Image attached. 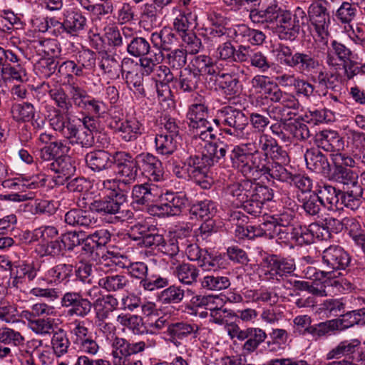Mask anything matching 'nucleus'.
<instances>
[{"label":"nucleus","instance_id":"14","mask_svg":"<svg viewBox=\"0 0 365 365\" xmlns=\"http://www.w3.org/2000/svg\"><path fill=\"white\" fill-rule=\"evenodd\" d=\"M61 304L63 307L70 308L68 310V315L82 318L88 316L93 307L91 302L77 292H66L61 298Z\"/></svg>","mask_w":365,"mask_h":365},{"label":"nucleus","instance_id":"63","mask_svg":"<svg viewBox=\"0 0 365 365\" xmlns=\"http://www.w3.org/2000/svg\"><path fill=\"white\" fill-rule=\"evenodd\" d=\"M236 34L237 36H242L245 41L252 45H262L266 38L262 31L250 29L245 25L239 26Z\"/></svg>","mask_w":365,"mask_h":365},{"label":"nucleus","instance_id":"45","mask_svg":"<svg viewBox=\"0 0 365 365\" xmlns=\"http://www.w3.org/2000/svg\"><path fill=\"white\" fill-rule=\"evenodd\" d=\"M284 173L277 179L278 180L294 185L302 192H308L312 190V180L309 177L302 174H293L289 171Z\"/></svg>","mask_w":365,"mask_h":365},{"label":"nucleus","instance_id":"17","mask_svg":"<svg viewBox=\"0 0 365 365\" xmlns=\"http://www.w3.org/2000/svg\"><path fill=\"white\" fill-rule=\"evenodd\" d=\"M133 203L145 207L156 202L160 197L158 187L151 183L135 185L132 188Z\"/></svg>","mask_w":365,"mask_h":365},{"label":"nucleus","instance_id":"15","mask_svg":"<svg viewBox=\"0 0 365 365\" xmlns=\"http://www.w3.org/2000/svg\"><path fill=\"white\" fill-rule=\"evenodd\" d=\"M102 257L103 262H101V264L104 266H110V264H114L119 268H126L129 274L134 278L138 279L141 281L144 280L148 275V266L142 262H136L129 263L126 265L123 262L125 258L123 256H119L113 252H108V255Z\"/></svg>","mask_w":365,"mask_h":365},{"label":"nucleus","instance_id":"31","mask_svg":"<svg viewBox=\"0 0 365 365\" xmlns=\"http://www.w3.org/2000/svg\"><path fill=\"white\" fill-rule=\"evenodd\" d=\"M119 59L118 56L105 52L102 53L99 66L104 73H108L111 77L118 76L119 71H121L123 75L125 72L124 66L128 64L130 60L129 58H124L120 64Z\"/></svg>","mask_w":365,"mask_h":365},{"label":"nucleus","instance_id":"34","mask_svg":"<svg viewBox=\"0 0 365 365\" xmlns=\"http://www.w3.org/2000/svg\"><path fill=\"white\" fill-rule=\"evenodd\" d=\"M362 199L365 200L362 186L350 187L347 191L341 192L339 207L344 205L351 210H356L360 207Z\"/></svg>","mask_w":365,"mask_h":365},{"label":"nucleus","instance_id":"21","mask_svg":"<svg viewBox=\"0 0 365 365\" xmlns=\"http://www.w3.org/2000/svg\"><path fill=\"white\" fill-rule=\"evenodd\" d=\"M86 163L94 172H101L111 169L114 165V153L103 150H96L88 153L85 156Z\"/></svg>","mask_w":365,"mask_h":365},{"label":"nucleus","instance_id":"1","mask_svg":"<svg viewBox=\"0 0 365 365\" xmlns=\"http://www.w3.org/2000/svg\"><path fill=\"white\" fill-rule=\"evenodd\" d=\"M267 10L258 16L257 21L261 19V25L271 29L282 40H295L307 19L305 11L299 7L293 14L290 11L282 9L278 4L274 6L271 4Z\"/></svg>","mask_w":365,"mask_h":365},{"label":"nucleus","instance_id":"38","mask_svg":"<svg viewBox=\"0 0 365 365\" xmlns=\"http://www.w3.org/2000/svg\"><path fill=\"white\" fill-rule=\"evenodd\" d=\"M175 80L177 87L181 91L191 93L197 88L200 77L195 70L185 68L180 71L179 77Z\"/></svg>","mask_w":365,"mask_h":365},{"label":"nucleus","instance_id":"49","mask_svg":"<svg viewBox=\"0 0 365 365\" xmlns=\"http://www.w3.org/2000/svg\"><path fill=\"white\" fill-rule=\"evenodd\" d=\"M92 304L96 309L98 321L103 322L110 317L118 302L117 299L113 296L107 295L105 299H98Z\"/></svg>","mask_w":365,"mask_h":365},{"label":"nucleus","instance_id":"25","mask_svg":"<svg viewBox=\"0 0 365 365\" xmlns=\"http://www.w3.org/2000/svg\"><path fill=\"white\" fill-rule=\"evenodd\" d=\"M267 338L266 331L259 327H247L245 329L243 341L245 343L242 346V351L245 354H250L255 352L261 344L265 341Z\"/></svg>","mask_w":365,"mask_h":365},{"label":"nucleus","instance_id":"19","mask_svg":"<svg viewBox=\"0 0 365 365\" xmlns=\"http://www.w3.org/2000/svg\"><path fill=\"white\" fill-rule=\"evenodd\" d=\"M208 107L206 98L197 94L194 98V102L189 106L187 116L190 120V128H197L203 123L208 122Z\"/></svg>","mask_w":365,"mask_h":365},{"label":"nucleus","instance_id":"58","mask_svg":"<svg viewBox=\"0 0 365 365\" xmlns=\"http://www.w3.org/2000/svg\"><path fill=\"white\" fill-rule=\"evenodd\" d=\"M185 297V290L180 286L171 285L163 289L159 294V300L163 304H178Z\"/></svg>","mask_w":365,"mask_h":365},{"label":"nucleus","instance_id":"54","mask_svg":"<svg viewBox=\"0 0 365 365\" xmlns=\"http://www.w3.org/2000/svg\"><path fill=\"white\" fill-rule=\"evenodd\" d=\"M25 341L22 334L8 327L0 328V341L6 346L16 347L24 344Z\"/></svg>","mask_w":365,"mask_h":365},{"label":"nucleus","instance_id":"16","mask_svg":"<svg viewBox=\"0 0 365 365\" xmlns=\"http://www.w3.org/2000/svg\"><path fill=\"white\" fill-rule=\"evenodd\" d=\"M139 170H142L150 180L160 182L163 179L164 170L161 161L150 153H143L136 156Z\"/></svg>","mask_w":365,"mask_h":365},{"label":"nucleus","instance_id":"46","mask_svg":"<svg viewBox=\"0 0 365 365\" xmlns=\"http://www.w3.org/2000/svg\"><path fill=\"white\" fill-rule=\"evenodd\" d=\"M201 287L209 291H221L228 288L231 283L230 279L217 273L208 274L200 280Z\"/></svg>","mask_w":365,"mask_h":365},{"label":"nucleus","instance_id":"43","mask_svg":"<svg viewBox=\"0 0 365 365\" xmlns=\"http://www.w3.org/2000/svg\"><path fill=\"white\" fill-rule=\"evenodd\" d=\"M73 275V266L71 264L61 263L49 269L47 276L56 284L66 285Z\"/></svg>","mask_w":365,"mask_h":365},{"label":"nucleus","instance_id":"9","mask_svg":"<svg viewBox=\"0 0 365 365\" xmlns=\"http://www.w3.org/2000/svg\"><path fill=\"white\" fill-rule=\"evenodd\" d=\"M26 61L15 51L0 46V70L2 76L23 82L26 79Z\"/></svg>","mask_w":365,"mask_h":365},{"label":"nucleus","instance_id":"8","mask_svg":"<svg viewBox=\"0 0 365 365\" xmlns=\"http://www.w3.org/2000/svg\"><path fill=\"white\" fill-rule=\"evenodd\" d=\"M334 164L331 179L339 183L354 187L360 185L358 174L351 168L355 166V160L346 153H337L331 154Z\"/></svg>","mask_w":365,"mask_h":365},{"label":"nucleus","instance_id":"44","mask_svg":"<svg viewBox=\"0 0 365 365\" xmlns=\"http://www.w3.org/2000/svg\"><path fill=\"white\" fill-rule=\"evenodd\" d=\"M98 286L108 292L121 291L129 284L128 279L123 274H108L98 280Z\"/></svg>","mask_w":365,"mask_h":365},{"label":"nucleus","instance_id":"42","mask_svg":"<svg viewBox=\"0 0 365 365\" xmlns=\"http://www.w3.org/2000/svg\"><path fill=\"white\" fill-rule=\"evenodd\" d=\"M216 81L220 91L230 97L238 95L242 90V85L235 75L222 73L220 79Z\"/></svg>","mask_w":365,"mask_h":365},{"label":"nucleus","instance_id":"20","mask_svg":"<svg viewBox=\"0 0 365 365\" xmlns=\"http://www.w3.org/2000/svg\"><path fill=\"white\" fill-rule=\"evenodd\" d=\"M322 66V61L315 53L306 51H297V58L292 68H296L299 73L308 76L317 73Z\"/></svg>","mask_w":365,"mask_h":365},{"label":"nucleus","instance_id":"2","mask_svg":"<svg viewBox=\"0 0 365 365\" xmlns=\"http://www.w3.org/2000/svg\"><path fill=\"white\" fill-rule=\"evenodd\" d=\"M262 152L256 142L242 143L235 146L230 154L232 166L240 170L244 175L256 171L263 175Z\"/></svg>","mask_w":365,"mask_h":365},{"label":"nucleus","instance_id":"51","mask_svg":"<svg viewBox=\"0 0 365 365\" xmlns=\"http://www.w3.org/2000/svg\"><path fill=\"white\" fill-rule=\"evenodd\" d=\"M24 211L31 212L34 215L50 216L56 212V207L53 201L37 199L25 204Z\"/></svg>","mask_w":365,"mask_h":365},{"label":"nucleus","instance_id":"32","mask_svg":"<svg viewBox=\"0 0 365 365\" xmlns=\"http://www.w3.org/2000/svg\"><path fill=\"white\" fill-rule=\"evenodd\" d=\"M304 158L307 168L315 173L325 174L329 170L327 158L318 149L307 150Z\"/></svg>","mask_w":365,"mask_h":365},{"label":"nucleus","instance_id":"37","mask_svg":"<svg viewBox=\"0 0 365 365\" xmlns=\"http://www.w3.org/2000/svg\"><path fill=\"white\" fill-rule=\"evenodd\" d=\"M150 41L159 53L168 52L177 43L175 35L169 29H162L160 32H154L150 36Z\"/></svg>","mask_w":365,"mask_h":365},{"label":"nucleus","instance_id":"11","mask_svg":"<svg viewBox=\"0 0 365 365\" xmlns=\"http://www.w3.org/2000/svg\"><path fill=\"white\" fill-rule=\"evenodd\" d=\"M330 4L327 0H314L308 9L309 17L322 39L328 37L330 26Z\"/></svg>","mask_w":365,"mask_h":365},{"label":"nucleus","instance_id":"60","mask_svg":"<svg viewBox=\"0 0 365 365\" xmlns=\"http://www.w3.org/2000/svg\"><path fill=\"white\" fill-rule=\"evenodd\" d=\"M48 95L61 111L68 112L72 108L69 94L63 88H52L49 90Z\"/></svg>","mask_w":365,"mask_h":365},{"label":"nucleus","instance_id":"13","mask_svg":"<svg viewBox=\"0 0 365 365\" xmlns=\"http://www.w3.org/2000/svg\"><path fill=\"white\" fill-rule=\"evenodd\" d=\"M262 262L272 278L277 281L284 279V277L290 275L296 268L294 259L276 255H269L264 257Z\"/></svg>","mask_w":365,"mask_h":365},{"label":"nucleus","instance_id":"29","mask_svg":"<svg viewBox=\"0 0 365 365\" xmlns=\"http://www.w3.org/2000/svg\"><path fill=\"white\" fill-rule=\"evenodd\" d=\"M165 207L168 216L178 215L188 203L185 193L182 192H170L165 194Z\"/></svg>","mask_w":365,"mask_h":365},{"label":"nucleus","instance_id":"26","mask_svg":"<svg viewBox=\"0 0 365 365\" xmlns=\"http://www.w3.org/2000/svg\"><path fill=\"white\" fill-rule=\"evenodd\" d=\"M315 143L319 148H322L331 154L341 153L340 148H344L342 139L336 133L330 130H324L315 136Z\"/></svg>","mask_w":365,"mask_h":365},{"label":"nucleus","instance_id":"36","mask_svg":"<svg viewBox=\"0 0 365 365\" xmlns=\"http://www.w3.org/2000/svg\"><path fill=\"white\" fill-rule=\"evenodd\" d=\"M65 222L72 227H88L93 225L96 220L88 211L78 208H73L64 216Z\"/></svg>","mask_w":365,"mask_h":365},{"label":"nucleus","instance_id":"61","mask_svg":"<svg viewBox=\"0 0 365 365\" xmlns=\"http://www.w3.org/2000/svg\"><path fill=\"white\" fill-rule=\"evenodd\" d=\"M290 240L298 245H310L313 243L311 235V225L308 227L297 225L291 228Z\"/></svg>","mask_w":365,"mask_h":365},{"label":"nucleus","instance_id":"3","mask_svg":"<svg viewBox=\"0 0 365 365\" xmlns=\"http://www.w3.org/2000/svg\"><path fill=\"white\" fill-rule=\"evenodd\" d=\"M351 262V257L341 247L331 245L322 252L323 270L310 269L317 279H331L341 274V270H345Z\"/></svg>","mask_w":365,"mask_h":365},{"label":"nucleus","instance_id":"41","mask_svg":"<svg viewBox=\"0 0 365 365\" xmlns=\"http://www.w3.org/2000/svg\"><path fill=\"white\" fill-rule=\"evenodd\" d=\"M71 148L63 140L51 142L39 151V158L43 161H51L56 156L68 155Z\"/></svg>","mask_w":365,"mask_h":365},{"label":"nucleus","instance_id":"52","mask_svg":"<svg viewBox=\"0 0 365 365\" xmlns=\"http://www.w3.org/2000/svg\"><path fill=\"white\" fill-rule=\"evenodd\" d=\"M359 344L360 341L357 339L342 341L326 354V359L327 360L339 359L342 356L352 354Z\"/></svg>","mask_w":365,"mask_h":365},{"label":"nucleus","instance_id":"12","mask_svg":"<svg viewBox=\"0 0 365 365\" xmlns=\"http://www.w3.org/2000/svg\"><path fill=\"white\" fill-rule=\"evenodd\" d=\"M114 165L119 178L127 187L137 179L139 166L137 158L124 151L114 153Z\"/></svg>","mask_w":365,"mask_h":365},{"label":"nucleus","instance_id":"50","mask_svg":"<svg viewBox=\"0 0 365 365\" xmlns=\"http://www.w3.org/2000/svg\"><path fill=\"white\" fill-rule=\"evenodd\" d=\"M34 106L28 102L14 103L11 108L12 118L17 122H29L35 115Z\"/></svg>","mask_w":365,"mask_h":365},{"label":"nucleus","instance_id":"18","mask_svg":"<svg viewBox=\"0 0 365 365\" xmlns=\"http://www.w3.org/2000/svg\"><path fill=\"white\" fill-rule=\"evenodd\" d=\"M47 168L58 174L55 181L61 185L68 180L76 171L74 162L68 155L56 157L52 160V162L47 164Z\"/></svg>","mask_w":365,"mask_h":365},{"label":"nucleus","instance_id":"6","mask_svg":"<svg viewBox=\"0 0 365 365\" xmlns=\"http://www.w3.org/2000/svg\"><path fill=\"white\" fill-rule=\"evenodd\" d=\"M224 132L240 140L250 139L252 133L248 128L249 118L242 110L232 106L222 108V118ZM252 137L251 139L252 140Z\"/></svg>","mask_w":365,"mask_h":365},{"label":"nucleus","instance_id":"57","mask_svg":"<svg viewBox=\"0 0 365 365\" xmlns=\"http://www.w3.org/2000/svg\"><path fill=\"white\" fill-rule=\"evenodd\" d=\"M125 82L128 88L141 97L145 96L143 87V73L138 72L137 68H133L131 71H126Z\"/></svg>","mask_w":365,"mask_h":365},{"label":"nucleus","instance_id":"33","mask_svg":"<svg viewBox=\"0 0 365 365\" xmlns=\"http://www.w3.org/2000/svg\"><path fill=\"white\" fill-rule=\"evenodd\" d=\"M48 120L50 126L56 131L59 132L64 138L72 131L74 123L70 118L62 113L61 110L55 108L48 115Z\"/></svg>","mask_w":365,"mask_h":365},{"label":"nucleus","instance_id":"53","mask_svg":"<svg viewBox=\"0 0 365 365\" xmlns=\"http://www.w3.org/2000/svg\"><path fill=\"white\" fill-rule=\"evenodd\" d=\"M187 51L183 48H175L163 53V60L172 69L179 70L187 63Z\"/></svg>","mask_w":365,"mask_h":365},{"label":"nucleus","instance_id":"27","mask_svg":"<svg viewBox=\"0 0 365 365\" xmlns=\"http://www.w3.org/2000/svg\"><path fill=\"white\" fill-rule=\"evenodd\" d=\"M64 16V32L72 36H77L86 26V18L78 11H66Z\"/></svg>","mask_w":365,"mask_h":365},{"label":"nucleus","instance_id":"56","mask_svg":"<svg viewBox=\"0 0 365 365\" xmlns=\"http://www.w3.org/2000/svg\"><path fill=\"white\" fill-rule=\"evenodd\" d=\"M216 212V204L210 200L200 201L194 204L190 208V213L201 219H211Z\"/></svg>","mask_w":365,"mask_h":365},{"label":"nucleus","instance_id":"59","mask_svg":"<svg viewBox=\"0 0 365 365\" xmlns=\"http://www.w3.org/2000/svg\"><path fill=\"white\" fill-rule=\"evenodd\" d=\"M19 312L17 305L13 302L0 301V322L11 324L19 322Z\"/></svg>","mask_w":365,"mask_h":365},{"label":"nucleus","instance_id":"22","mask_svg":"<svg viewBox=\"0 0 365 365\" xmlns=\"http://www.w3.org/2000/svg\"><path fill=\"white\" fill-rule=\"evenodd\" d=\"M115 129L125 142L135 140L145 130L143 124L137 118L130 117L120 124L115 122Z\"/></svg>","mask_w":365,"mask_h":365},{"label":"nucleus","instance_id":"62","mask_svg":"<svg viewBox=\"0 0 365 365\" xmlns=\"http://www.w3.org/2000/svg\"><path fill=\"white\" fill-rule=\"evenodd\" d=\"M316 73V76H312L311 80L317 83L319 88L324 90H333L336 87V83L338 81V76L336 74L327 72L320 68Z\"/></svg>","mask_w":365,"mask_h":365},{"label":"nucleus","instance_id":"48","mask_svg":"<svg viewBox=\"0 0 365 365\" xmlns=\"http://www.w3.org/2000/svg\"><path fill=\"white\" fill-rule=\"evenodd\" d=\"M178 140L165 133L157 134L155 138V150L163 155H170L178 148Z\"/></svg>","mask_w":365,"mask_h":365},{"label":"nucleus","instance_id":"4","mask_svg":"<svg viewBox=\"0 0 365 365\" xmlns=\"http://www.w3.org/2000/svg\"><path fill=\"white\" fill-rule=\"evenodd\" d=\"M157 345L153 338H145L137 342H130L124 338L115 336L111 343V356L113 365H130V356L151 349Z\"/></svg>","mask_w":365,"mask_h":365},{"label":"nucleus","instance_id":"40","mask_svg":"<svg viewBox=\"0 0 365 365\" xmlns=\"http://www.w3.org/2000/svg\"><path fill=\"white\" fill-rule=\"evenodd\" d=\"M199 327L195 324H190L186 322H178L171 323L167 329L168 335L173 339H182L191 334L197 337Z\"/></svg>","mask_w":365,"mask_h":365},{"label":"nucleus","instance_id":"24","mask_svg":"<svg viewBox=\"0 0 365 365\" xmlns=\"http://www.w3.org/2000/svg\"><path fill=\"white\" fill-rule=\"evenodd\" d=\"M12 287L25 292L28 283L36 278L37 269L32 263H22L16 267V271L12 270Z\"/></svg>","mask_w":365,"mask_h":365},{"label":"nucleus","instance_id":"47","mask_svg":"<svg viewBox=\"0 0 365 365\" xmlns=\"http://www.w3.org/2000/svg\"><path fill=\"white\" fill-rule=\"evenodd\" d=\"M199 274V269L195 266L187 263L178 264L174 271V274L178 280L187 285L196 283Z\"/></svg>","mask_w":365,"mask_h":365},{"label":"nucleus","instance_id":"23","mask_svg":"<svg viewBox=\"0 0 365 365\" xmlns=\"http://www.w3.org/2000/svg\"><path fill=\"white\" fill-rule=\"evenodd\" d=\"M234 6H237L236 11L242 9L250 11V19L255 24H261V20L257 21L259 14H264L269 9V6L277 4L276 0H240L234 1Z\"/></svg>","mask_w":365,"mask_h":365},{"label":"nucleus","instance_id":"10","mask_svg":"<svg viewBox=\"0 0 365 365\" xmlns=\"http://www.w3.org/2000/svg\"><path fill=\"white\" fill-rule=\"evenodd\" d=\"M263 157L262 155V165L264 167L263 168V175L266 176L267 178L269 177L277 180L284 174V172L288 171L284 166L289 163V157L287 152L278 143L273 148L268 158Z\"/></svg>","mask_w":365,"mask_h":365},{"label":"nucleus","instance_id":"39","mask_svg":"<svg viewBox=\"0 0 365 365\" xmlns=\"http://www.w3.org/2000/svg\"><path fill=\"white\" fill-rule=\"evenodd\" d=\"M316 193L324 206H329L330 208L334 207L339 209L341 190H336L332 185L324 183L318 185Z\"/></svg>","mask_w":365,"mask_h":365},{"label":"nucleus","instance_id":"55","mask_svg":"<svg viewBox=\"0 0 365 365\" xmlns=\"http://www.w3.org/2000/svg\"><path fill=\"white\" fill-rule=\"evenodd\" d=\"M150 49L149 41L143 37H133L127 45L128 53L134 57H144Z\"/></svg>","mask_w":365,"mask_h":365},{"label":"nucleus","instance_id":"28","mask_svg":"<svg viewBox=\"0 0 365 365\" xmlns=\"http://www.w3.org/2000/svg\"><path fill=\"white\" fill-rule=\"evenodd\" d=\"M262 224L263 236L269 239L277 238L282 241L290 240L291 228H288L280 224L275 220L274 216H271Z\"/></svg>","mask_w":365,"mask_h":365},{"label":"nucleus","instance_id":"7","mask_svg":"<svg viewBox=\"0 0 365 365\" xmlns=\"http://www.w3.org/2000/svg\"><path fill=\"white\" fill-rule=\"evenodd\" d=\"M185 162V170L188 178L192 179L204 189L210 188L213 182L209 175L210 169L212 166L211 158L202 153L200 155H190Z\"/></svg>","mask_w":365,"mask_h":365},{"label":"nucleus","instance_id":"64","mask_svg":"<svg viewBox=\"0 0 365 365\" xmlns=\"http://www.w3.org/2000/svg\"><path fill=\"white\" fill-rule=\"evenodd\" d=\"M51 345L54 354L60 357L67 353L70 341L66 333L63 329L56 331L51 339Z\"/></svg>","mask_w":365,"mask_h":365},{"label":"nucleus","instance_id":"5","mask_svg":"<svg viewBox=\"0 0 365 365\" xmlns=\"http://www.w3.org/2000/svg\"><path fill=\"white\" fill-rule=\"evenodd\" d=\"M126 197L119 198L113 195H106L95 199L89 205V209L101 215H114L118 221L124 222L133 219V212L124 205Z\"/></svg>","mask_w":365,"mask_h":365},{"label":"nucleus","instance_id":"35","mask_svg":"<svg viewBox=\"0 0 365 365\" xmlns=\"http://www.w3.org/2000/svg\"><path fill=\"white\" fill-rule=\"evenodd\" d=\"M66 138L69 140L71 144L80 145L82 148L86 149L92 148L95 144L93 133L86 126L78 128L74 124L72 131L68 133Z\"/></svg>","mask_w":365,"mask_h":365},{"label":"nucleus","instance_id":"30","mask_svg":"<svg viewBox=\"0 0 365 365\" xmlns=\"http://www.w3.org/2000/svg\"><path fill=\"white\" fill-rule=\"evenodd\" d=\"M253 182L251 180H242L227 185L226 192L237 201V205H241L249 197H252Z\"/></svg>","mask_w":365,"mask_h":365}]
</instances>
